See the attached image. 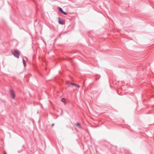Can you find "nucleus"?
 Instances as JSON below:
<instances>
[{
  "mask_svg": "<svg viewBox=\"0 0 154 154\" xmlns=\"http://www.w3.org/2000/svg\"><path fill=\"white\" fill-rule=\"evenodd\" d=\"M12 54L14 56L17 58H19V55H20V53L19 51L17 50H14V51H12Z\"/></svg>",
  "mask_w": 154,
  "mask_h": 154,
  "instance_id": "1",
  "label": "nucleus"
},
{
  "mask_svg": "<svg viewBox=\"0 0 154 154\" xmlns=\"http://www.w3.org/2000/svg\"><path fill=\"white\" fill-rule=\"evenodd\" d=\"M10 95L13 99H14L15 97V95L14 91L11 88H10Z\"/></svg>",
  "mask_w": 154,
  "mask_h": 154,
  "instance_id": "2",
  "label": "nucleus"
},
{
  "mask_svg": "<svg viewBox=\"0 0 154 154\" xmlns=\"http://www.w3.org/2000/svg\"><path fill=\"white\" fill-rule=\"evenodd\" d=\"M58 8L59 11L62 14L64 15H67V14L66 12L63 11V10L61 7H59Z\"/></svg>",
  "mask_w": 154,
  "mask_h": 154,
  "instance_id": "3",
  "label": "nucleus"
},
{
  "mask_svg": "<svg viewBox=\"0 0 154 154\" xmlns=\"http://www.w3.org/2000/svg\"><path fill=\"white\" fill-rule=\"evenodd\" d=\"M58 18L59 19V23L60 24L63 25L65 23V20H63L62 19H61V20L60 19V18L59 17H58Z\"/></svg>",
  "mask_w": 154,
  "mask_h": 154,
  "instance_id": "4",
  "label": "nucleus"
},
{
  "mask_svg": "<svg viewBox=\"0 0 154 154\" xmlns=\"http://www.w3.org/2000/svg\"><path fill=\"white\" fill-rule=\"evenodd\" d=\"M66 84L67 85H69V84H71V85H74V86H75L76 87H77L78 88H79V87H80V86L79 85H77L76 84H75V83H69L68 82H66Z\"/></svg>",
  "mask_w": 154,
  "mask_h": 154,
  "instance_id": "5",
  "label": "nucleus"
},
{
  "mask_svg": "<svg viewBox=\"0 0 154 154\" xmlns=\"http://www.w3.org/2000/svg\"><path fill=\"white\" fill-rule=\"evenodd\" d=\"M61 101L62 102H63L65 105L66 104L65 100L64 98H62L61 100Z\"/></svg>",
  "mask_w": 154,
  "mask_h": 154,
  "instance_id": "6",
  "label": "nucleus"
},
{
  "mask_svg": "<svg viewBox=\"0 0 154 154\" xmlns=\"http://www.w3.org/2000/svg\"><path fill=\"white\" fill-rule=\"evenodd\" d=\"M75 125L79 128H80L81 127L80 124L79 123H77L75 124Z\"/></svg>",
  "mask_w": 154,
  "mask_h": 154,
  "instance_id": "7",
  "label": "nucleus"
},
{
  "mask_svg": "<svg viewBox=\"0 0 154 154\" xmlns=\"http://www.w3.org/2000/svg\"><path fill=\"white\" fill-rule=\"evenodd\" d=\"M23 65H24V66L26 67V64L25 61L23 58Z\"/></svg>",
  "mask_w": 154,
  "mask_h": 154,
  "instance_id": "8",
  "label": "nucleus"
},
{
  "mask_svg": "<svg viewBox=\"0 0 154 154\" xmlns=\"http://www.w3.org/2000/svg\"><path fill=\"white\" fill-rule=\"evenodd\" d=\"M4 154H7V153L5 151L4 152Z\"/></svg>",
  "mask_w": 154,
  "mask_h": 154,
  "instance_id": "9",
  "label": "nucleus"
},
{
  "mask_svg": "<svg viewBox=\"0 0 154 154\" xmlns=\"http://www.w3.org/2000/svg\"><path fill=\"white\" fill-rule=\"evenodd\" d=\"M54 125V124H53L51 126H52V127H53V126Z\"/></svg>",
  "mask_w": 154,
  "mask_h": 154,
  "instance_id": "10",
  "label": "nucleus"
}]
</instances>
